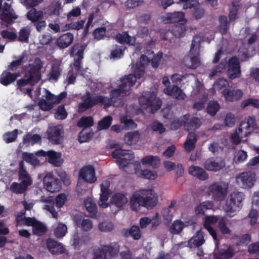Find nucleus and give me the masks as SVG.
<instances>
[{
  "mask_svg": "<svg viewBox=\"0 0 259 259\" xmlns=\"http://www.w3.org/2000/svg\"><path fill=\"white\" fill-rule=\"evenodd\" d=\"M79 177L90 184L94 183L97 180L95 168L90 165L84 166L80 170Z\"/></svg>",
  "mask_w": 259,
  "mask_h": 259,
  "instance_id": "obj_18",
  "label": "nucleus"
},
{
  "mask_svg": "<svg viewBox=\"0 0 259 259\" xmlns=\"http://www.w3.org/2000/svg\"><path fill=\"white\" fill-rule=\"evenodd\" d=\"M221 93L227 102H233L239 100L243 96V93L241 90L235 89L232 87L226 88L222 90Z\"/></svg>",
  "mask_w": 259,
  "mask_h": 259,
  "instance_id": "obj_15",
  "label": "nucleus"
},
{
  "mask_svg": "<svg viewBox=\"0 0 259 259\" xmlns=\"http://www.w3.org/2000/svg\"><path fill=\"white\" fill-rule=\"evenodd\" d=\"M127 150H123L122 149H116L114 150L111 153L112 156L116 159V163L118 165L120 169H122L126 171V168H128L131 164L129 163L128 160L122 157L126 155H128L130 159H133L134 157V153H128Z\"/></svg>",
  "mask_w": 259,
  "mask_h": 259,
  "instance_id": "obj_7",
  "label": "nucleus"
},
{
  "mask_svg": "<svg viewBox=\"0 0 259 259\" xmlns=\"http://www.w3.org/2000/svg\"><path fill=\"white\" fill-rule=\"evenodd\" d=\"M19 179L21 181H25L27 184L31 185L32 183V180L25 168L23 160H21L19 163Z\"/></svg>",
  "mask_w": 259,
  "mask_h": 259,
  "instance_id": "obj_32",
  "label": "nucleus"
},
{
  "mask_svg": "<svg viewBox=\"0 0 259 259\" xmlns=\"http://www.w3.org/2000/svg\"><path fill=\"white\" fill-rule=\"evenodd\" d=\"M26 16L29 20L34 23L41 19L44 17V14L41 11H37L35 8L32 7L28 12Z\"/></svg>",
  "mask_w": 259,
  "mask_h": 259,
  "instance_id": "obj_37",
  "label": "nucleus"
},
{
  "mask_svg": "<svg viewBox=\"0 0 259 259\" xmlns=\"http://www.w3.org/2000/svg\"><path fill=\"white\" fill-rule=\"evenodd\" d=\"M43 63L39 58H36L33 63L29 64L26 70L24 77L17 80V89L20 91H24L25 87L29 84L31 86L36 84L41 79V69Z\"/></svg>",
  "mask_w": 259,
  "mask_h": 259,
  "instance_id": "obj_2",
  "label": "nucleus"
},
{
  "mask_svg": "<svg viewBox=\"0 0 259 259\" xmlns=\"http://www.w3.org/2000/svg\"><path fill=\"white\" fill-rule=\"evenodd\" d=\"M220 105L217 101H210L207 107V113L211 116H214L220 109Z\"/></svg>",
  "mask_w": 259,
  "mask_h": 259,
  "instance_id": "obj_52",
  "label": "nucleus"
},
{
  "mask_svg": "<svg viewBox=\"0 0 259 259\" xmlns=\"http://www.w3.org/2000/svg\"><path fill=\"white\" fill-rule=\"evenodd\" d=\"M184 14L182 12H174L168 13L165 18V22L167 23L180 24L185 23L186 20L184 18Z\"/></svg>",
  "mask_w": 259,
  "mask_h": 259,
  "instance_id": "obj_21",
  "label": "nucleus"
},
{
  "mask_svg": "<svg viewBox=\"0 0 259 259\" xmlns=\"http://www.w3.org/2000/svg\"><path fill=\"white\" fill-rule=\"evenodd\" d=\"M235 254V250L233 246H229L227 249H221L218 253H214L213 259H231Z\"/></svg>",
  "mask_w": 259,
  "mask_h": 259,
  "instance_id": "obj_28",
  "label": "nucleus"
},
{
  "mask_svg": "<svg viewBox=\"0 0 259 259\" xmlns=\"http://www.w3.org/2000/svg\"><path fill=\"white\" fill-rule=\"evenodd\" d=\"M139 102L141 106L145 108L150 107L153 111L159 109L162 104L154 92H143L139 98Z\"/></svg>",
  "mask_w": 259,
  "mask_h": 259,
  "instance_id": "obj_5",
  "label": "nucleus"
},
{
  "mask_svg": "<svg viewBox=\"0 0 259 259\" xmlns=\"http://www.w3.org/2000/svg\"><path fill=\"white\" fill-rule=\"evenodd\" d=\"M47 247L53 254H63L66 251V249L62 244L51 238L47 241Z\"/></svg>",
  "mask_w": 259,
  "mask_h": 259,
  "instance_id": "obj_19",
  "label": "nucleus"
},
{
  "mask_svg": "<svg viewBox=\"0 0 259 259\" xmlns=\"http://www.w3.org/2000/svg\"><path fill=\"white\" fill-rule=\"evenodd\" d=\"M227 65V62L226 60H222L218 65L213 69L209 74V77L212 78L215 75H218L225 69Z\"/></svg>",
  "mask_w": 259,
  "mask_h": 259,
  "instance_id": "obj_54",
  "label": "nucleus"
},
{
  "mask_svg": "<svg viewBox=\"0 0 259 259\" xmlns=\"http://www.w3.org/2000/svg\"><path fill=\"white\" fill-rule=\"evenodd\" d=\"M190 117V115L187 114L179 118L174 120L170 124L171 128L173 130H177L183 125L185 127L186 121L189 119Z\"/></svg>",
  "mask_w": 259,
  "mask_h": 259,
  "instance_id": "obj_42",
  "label": "nucleus"
},
{
  "mask_svg": "<svg viewBox=\"0 0 259 259\" xmlns=\"http://www.w3.org/2000/svg\"><path fill=\"white\" fill-rule=\"evenodd\" d=\"M106 255L107 254L112 258L116 257L119 254L120 246L118 242H112L109 245H103Z\"/></svg>",
  "mask_w": 259,
  "mask_h": 259,
  "instance_id": "obj_30",
  "label": "nucleus"
},
{
  "mask_svg": "<svg viewBox=\"0 0 259 259\" xmlns=\"http://www.w3.org/2000/svg\"><path fill=\"white\" fill-rule=\"evenodd\" d=\"M73 39V35L67 32L60 36L56 40V44L60 48H66L72 43Z\"/></svg>",
  "mask_w": 259,
  "mask_h": 259,
  "instance_id": "obj_26",
  "label": "nucleus"
},
{
  "mask_svg": "<svg viewBox=\"0 0 259 259\" xmlns=\"http://www.w3.org/2000/svg\"><path fill=\"white\" fill-rule=\"evenodd\" d=\"M205 241L204 232L199 230L188 240L187 246L190 248L199 247L203 245Z\"/></svg>",
  "mask_w": 259,
  "mask_h": 259,
  "instance_id": "obj_20",
  "label": "nucleus"
},
{
  "mask_svg": "<svg viewBox=\"0 0 259 259\" xmlns=\"http://www.w3.org/2000/svg\"><path fill=\"white\" fill-rule=\"evenodd\" d=\"M184 228V223L179 220L173 222L169 228V232L172 234H178L182 232Z\"/></svg>",
  "mask_w": 259,
  "mask_h": 259,
  "instance_id": "obj_49",
  "label": "nucleus"
},
{
  "mask_svg": "<svg viewBox=\"0 0 259 259\" xmlns=\"http://www.w3.org/2000/svg\"><path fill=\"white\" fill-rule=\"evenodd\" d=\"M164 91L167 95L177 99H184L186 97L185 94L178 85L168 86Z\"/></svg>",
  "mask_w": 259,
  "mask_h": 259,
  "instance_id": "obj_23",
  "label": "nucleus"
},
{
  "mask_svg": "<svg viewBox=\"0 0 259 259\" xmlns=\"http://www.w3.org/2000/svg\"><path fill=\"white\" fill-rule=\"evenodd\" d=\"M43 182L45 188L51 193L59 192L61 188L60 180L51 173H48L46 175Z\"/></svg>",
  "mask_w": 259,
  "mask_h": 259,
  "instance_id": "obj_9",
  "label": "nucleus"
},
{
  "mask_svg": "<svg viewBox=\"0 0 259 259\" xmlns=\"http://www.w3.org/2000/svg\"><path fill=\"white\" fill-rule=\"evenodd\" d=\"M93 137V134L91 132L87 133L84 130L81 131L78 135V141L80 143L89 141Z\"/></svg>",
  "mask_w": 259,
  "mask_h": 259,
  "instance_id": "obj_63",
  "label": "nucleus"
},
{
  "mask_svg": "<svg viewBox=\"0 0 259 259\" xmlns=\"http://www.w3.org/2000/svg\"><path fill=\"white\" fill-rule=\"evenodd\" d=\"M195 38L196 37H194L192 41L190 51V54L191 56L190 57L191 65L189 68L192 69L196 68L200 64L199 57L200 44L199 41H196L195 40Z\"/></svg>",
  "mask_w": 259,
  "mask_h": 259,
  "instance_id": "obj_12",
  "label": "nucleus"
},
{
  "mask_svg": "<svg viewBox=\"0 0 259 259\" xmlns=\"http://www.w3.org/2000/svg\"><path fill=\"white\" fill-rule=\"evenodd\" d=\"M84 205L91 215H95L97 212V206L91 197H87L84 200Z\"/></svg>",
  "mask_w": 259,
  "mask_h": 259,
  "instance_id": "obj_41",
  "label": "nucleus"
},
{
  "mask_svg": "<svg viewBox=\"0 0 259 259\" xmlns=\"http://www.w3.org/2000/svg\"><path fill=\"white\" fill-rule=\"evenodd\" d=\"M25 181H21L20 183H13L11 185V188L18 194L23 193L30 185L26 184Z\"/></svg>",
  "mask_w": 259,
  "mask_h": 259,
  "instance_id": "obj_47",
  "label": "nucleus"
},
{
  "mask_svg": "<svg viewBox=\"0 0 259 259\" xmlns=\"http://www.w3.org/2000/svg\"><path fill=\"white\" fill-rule=\"evenodd\" d=\"M112 121V118L111 116L108 115L104 117L98 122V128L99 130H106L108 128Z\"/></svg>",
  "mask_w": 259,
  "mask_h": 259,
  "instance_id": "obj_56",
  "label": "nucleus"
},
{
  "mask_svg": "<svg viewBox=\"0 0 259 259\" xmlns=\"http://www.w3.org/2000/svg\"><path fill=\"white\" fill-rule=\"evenodd\" d=\"M203 166L207 170L218 171L225 166V162L221 158L210 157L205 161Z\"/></svg>",
  "mask_w": 259,
  "mask_h": 259,
  "instance_id": "obj_16",
  "label": "nucleus"
},
{
  "mask_svg": "<svg viewBox=\"0 0 259 259\" xmlns=\"http://www.w3.org/2000/svg\"><path fill=\"white\" fill-rule=\"evenodd\" d=\"M247 157V152L244 150H240L238 151L235 156V162L236 164L244 162Z\"/></svg>",
  "mask_w": 259,
  "mask_h": 259,
  "instance_id": "obj_60",
  "label": "nucleus"
},
{
  "mask_svg": "<svg viewBox=\"0 0 259 259\" xmlns=\"http://www.w3.org/2000/svg\"><path fill=\"white\" fill-rule=\"evenodd\" d=\"M47 231L46 227L40 221H37L33 227V234L37 235H42Z\"/></svg>",
  "mask_w": 259,
  "mask_h": 259,
  "instance_id": "obj_59",
  "label": "nucleus"
},
{
  "mask_svg": "<svg viewBox=\"0 0 259 259\" xmlns=\"http://www.w3.org/2000/svg\"><path fill=\"white\" fill-rule=\"evenodd\" d=\"M23 160L33 166L39 165L40 161L33 153L24 152L22 154Z\"/></svg>",
  "mask_w": 259,
  "mask_h": 259,
  "instance_id": "obj_43",
  "label": "nucleus"
},
{
  "mask_svg": "<svg viewBox=\"0 0 259 259\" xmlns=\"http://www.w3.org/2000/svg\"><path fill=\"white\" fill-rule=\"evenodd\" d=\"M188 172L191 175L196 177L200 180L205 181L208 178V175L205 170L198 166L191 165L188 168Z\"/></svg>",
  "mask_w": 259,
  "mask_h": 259,
  "instance_id": "obj_24",
  "label": "nucleus"
},
{
  "mask_svg": "<svg viewBox=\"0 0 259 259\" xmlns=\"http://www.w3.org/2000/svg\"><path fill=\"white\" fill-rule=\"evenodd\" d=\"M126 237H132L134 240H139L141 237V231L138 226L133 225L124 233Z\"/></svg>",
  "mask_w": 259,
  "mask_h": 259,
  "instance_id": "obj_36",
  "label": "nucleus"
},
{
  "mask_svg": "<svg viewBox=\"0 0 259 259\" xmlns=\"http://www.w3.org/2000/svg\"><path fill=\"white\" fill-rule=\"evenodd\" d=\"M128 202V199L124 194L120 193L114 194L111 197L110 202L119 209H121Z\"/></svg>",
  "mask_w": 259,
  "mask_h": 259,
  "instance_id": "obj_27",
  "label": "nucleus"
},
{
  "mask_svg": "<svg viewBox=\"0 0 259 259\" xmlns=\"http://www.w3.org/2000/svg\"><path fill=\"white\" fill-rule=\"evenodd\" d=\"M197 141V136L194 132H190L187 137L186 140L184 144L185 150L190 152L194 150L196 146Z\"/></svg>",
  "mask_w": 259,
  "mask_h": 259,
  "instance_id": "obj_29",
  "label": "nucleus"
},
{
  "mask_svg": "<svg viewBox=\"0 0 259 259\" xmlns=\"http://www.w3.org/2000/svg\"><path fill=\"white\" fill-rule=\"evenodd\" d=\"M73 65L77 75H83L84 73V70L82 67V60L78 59H74Z\"/></svg>",
  "mask_w": 259,
  "mask_h": 259,
  "instance_id": "obj_62",
  "label": "nucleus"
},
{
  "mask_svg": "<svg viewBox=\"0 0 259 259\" xmlns=\"http://www.w3.org/2000/svg\"><path fill=\"white\" fill-rule=\"evenodd\" d=\"M67 113L64 105H59L56 110L55 117L58 119H64L67 117Z\"/></svg>",
  "mask_w": 259,
  "mask_h": 259,
  "instance_id": "obj_61",
  "label": "nucleus"
},
{
  "mask_svg": "<svg viewBox=\"0 0 259 259\" xmlns=\"http://www.w3.org/2000/svg\"><path fill=\"white\" fill-rule=\"evenodd\" d=\"M258 126L256 123V120L253 116H249L246 118L244 121H242L239 126L240 134L243 136H248Z\"/></svg>",
  "mask_w": 259,
  "mask_h": 259,
  "instance_id": "obj_11",
  "label": "nucleus"
},
{
  "mask_svg": "<svg viewBox=\"0 0 259 259\" xmlns=\"http://www.w3.org/2000/svg\"><path fill=\"white\" fill-rule=\"evenodd\" d=\"M125 48V47L122 46L115 45L113 46L110 52V58L113 59H118L122 58Z\"/></svg>",
  "mask_w": 259,
  "mask_h": 259,
  "instance_id": "obj_40",
  "label": "nucleus"
},
{
  "mask_svg": "<svg viewBox=\"0 0 259 259\" xmlns=\"http://www.w3.org/2000/svg\"><path fill=\"white\" fill-rule=\"evenodd\" d=\"M117 41L120 44H127L130 45H135L136 39L135 37L132 38L127 32H123L121 33H117L115 36Z\"/></svg>",
  "mask_w": 259,
  "mask_h": 259,
  "instance_id": "obj_34",
  "label": "nucleus"
},
{
  "mask_svg": "<svg viewBox=\"0 0 259 259\" xmlns=\"http://www.w3.org/2000/svg\"><path fill=\"white\" fill-rule=\"evenodd\" d=\"M135 77L133 74H128L121 78L118 88L112 90L110 92V97L104 96L109 101V107L112 104L114 106H116L115 102L122 94H124L125 95L129 94L131 88L135 84Z\"/></svg>",
  "mask_w": 259,
  "mask_h": 259,
  "instance_id": "obj_3",
  "label": "nucleus"
},
{
  "mask_svg": "<svg viewBox=\"0 0 259 259\" xmlns=\"http://www.w3.org/2000/svg\"><path fill=\"white\" fill-rule=\"evenodd\" d=\"M157 196L151 189H142L135 192L130 199L131 208L137 210L140 206L152 209L156 206Z\"/></svg>",
  "mask_w": 259,
  "mask_h": 259,
  "instance_id": "obj_1",
  "label": "nucleus"
},
{
  "mask_svg": "<svg viewBox=\"0 0 259 259\" xmlns=\"http://www.w3.org/2000/svg\"><path fill=\"white\" fill-rule=\"evenodd\" d=\"M30 34L29 28L26 27L22 28L19 33L18 40L21 42H28Z\"/></svg>",
  "mask_w": 259,
  "mask_h": 259,
  "instance_id": "obj_58",
  "label": "nucleus"
},
{
  "mask_svg": "<svg viewBox=\"0 0 259 259\" xmlns=\"http://www.w3.org/2000/svg\"><path fill=\"white\" fill-rule=\"evenodd\" d=\"M141 162L143 165H150L153 168H157L160 165V160L157 156L148 155L144 157Z\"/></svg>",
  "mask_w": 259,
  "mask_h": 259,
  "instance_id": "obj_33",
  "label": "nucleus"
},
{
  "mask_svg": "<svg viewBox=\"0 0 259 259\" xmlns=\"http://www.w3.org/2000/svg\"><path fill=\"white\" fill-rule=\"evenodd\" d=\"M17 18L18 16L13 11L8 12H3L0 14V19L8 24H12L13 22V20H15Z\"/></svg>",
  "mask_w": 259,
  "mask_h": 259,
  "instance_id": "obj_44",
  "label": "nucleus"
},
{
  "mask_svg": "<svg viewBox=\"0 0 259 259\" xmlns=\"http://www.w3.org/2000/svg\"><path fill=\"white\" fill-rule=\"evenodd\" d=\"M41 137L38 134L32 135L29 133H27L24 135L23 139V142L25 144L28 145L31 144L33 145L38 141H40Z\"/></svg>",
  "mask_w": 259,
  "mask_h": 259,
  "instance_id": "obj_45",
  "label": "nucleus"
},
{
  "mask_svg": "<svg viewBox=\"0 0 259 259\" xmlns=\"http://www.w3.org/2000/svg\"><path fill=\"white\" fill-rule=\"evenodd\" d=\"M227 75L231 79L239 78L241 76V66L238 58L236 56L231 57L227 64Z\"/></svg>",
  "mask_w": 259,
  "mask_h": 259,
  "instance_id": "obj_8",
  "label": "nucleus"
},
{
  "mask_svg": "<svg viewBox=\"0 0 259 259\" xmlns=\"http://www.w3.org/2000/svg\"><path fill=\"white\" fill-rule=\"evenodd\" d=\"M241 106L243 108L251 106L258 109L259 108V100L256 98H248L241 102Z\"/></svg>",
  "mask_w": 259,
  "mask_h": 259,
  "instance_id": "obj_53",
  "label": "nucleus"
},
{
  "mask_svg": "<svg viewBox=\"0 0 259 259\" xmlns=\"http://www.w3.org/2000/svg\"><path fill=\"white\" fill-rule=\"evenodd\" d=\"M219 20L218 30L222 35H225L228 29L227 18L225 16H221L219 17Z\"/></svg>",
  "mask_w": 259,
  "mask_h": 259,
  "instance_id": "obj_50",
  "label": "nucleus"
},
{
  "mask_svg": "<svg viewBox=\"0 0 259 259\" xmlns=\"http://www.w3.org/2000/svg\"><path fill=\"white\" fill-rule=\"evenodd\" d=\"M24 58L25 55L24 53H23L19 57L17 60H14L10 63V64L8 66L9 69L12 71H16L18 67L23 63Z\"/></svg>",
  "mask_w": 259,
  "mask_h": 259,
  "instance_id": "obj_55",
  "label": "nucleus"
},
{
  "mask_svg": "<svg viewBox=\"0 0 259 259\" xmlns=\"http://www.w3.org/2000/svg\"><path fill=\"white\" fill-rule=\"evenodd\" d=\"M62 69L60 64L57 63H54L52 64L50 71L48 74V79L57 81L62 73Z\"/></svg>",
  "mask_w": 259,
  "mask_h": 259,
  "instance_id": "obj_31",
  "label": "nucleus"
},
{
  "mask_svg": "<svg viewBox=\"0 0 259 259\" xmlns=\"http://www.w3.org/2000/svg\"><path fill=\"white\" fill-rule=\"evenodd\" d=\"M237 183L244 189L251 188L255 181V175L250 171L243 172L236 178Z\"/></svg>",
  "mask_w": 259,
  "mask_h": 259,
  "instance_id": "obj_13",
  "label": "nucleus"
},
{
  "mask_svg": "<svg viewBox=\"0 0 259 259\" xmlns=\"http://www.w3.org/2000/svg\"><path fill=\"white\" fill-rule=\"evenodd\" d=\"M99 229L102 232H110L113 229V225L110 222L104 221L99 224Z\"/></svg>",
  "mask_w": 259,
  "mask_h": 259,
  "instance_id": "obj_64",
  "label": "nucleus"
},
{
  "mask_svg": "<svg viewBox=\"0 0 259 259\" xmlns=\"http://www.w3.org/2000/svg\"><path fill=\"white\" fill-rule=\"evenodd\" d=\"M150 62V59L145 55H141L140 59V62L137 63L133 67V73L135 77V81L137 79L141 78L145 73V65Z\"/></svg>",
  "mask_w": 259,
  "mask_h": 259,
  "instance_id": "obj_14",
  "label": "nucleus"
},
{
  "mask_svg": "<svg viewBox=\"0 0 259 259\" xmlns=\"http://www.w3.org/2000/svg\"><path fill=\"white\" fill-rule=\"evenodd\" d=\"M108 103V100L103 96L97 95L92 97L88 91L85 95L82 97V102L78 104V110L80 112H85L98 104L103 105L104 109H107L109 108Z\"/></svg>",
  "mask_w": 259,
  "mask_h": 259,
  "instance_id": "obj_4",
  "label": "nucleus"
},
{
  "mask_svg": "<svg viewBox=\"0 0 259 259\" xmlns=\"http://www.w3.org/2000/svg\"><path fill=\"white\" fill-rule=\"evenodd\" d=\"M67 232V226L62 223H59L54 230V235L57 238L64 237Z\"/></svg>",
  "mask_w": 259,
  "mask_h": 259,
  "instance_id": "obj_57",
  "label": "nucleus"
},
{
  "mask_svg": "<svg viewBox=\"0 0 259 259\" xmlns=\"http://www.w3.org/2000/svg\"><path fill=\"white\" fill-rule=\"evenodd\" d=\"M201 125L200 119L196 117H192L187 120L185 124V130L188 131L197 129Z\"/></svg>",
  "mask_w": 259,
  "mask_h": 259,
  "instance_id": "obj_39",
  "label": "nucleus"
},
{
  "mask_svg": "<svg viewBox=\"0 0 259 259\" xmlns=\"http://www.w3.org/2000/svg\"><path fill=\"white\" fill-rule=\"evenodd\" d=\"M185 23L180 24H176L172 29V33L173 35L178 38L183 37L185 35L186 31Z\"/></svg>",
  "mask_w": 259,
  "mask_h": 259,
  "instance_id": "obj_46",
  "label": "nucleus"
},
{
  "mask_svg": "<svg viewBox=\"0 0 259 259\" xmlns=\"http://www.w3.org/2000/svg\"><path fill=\"white\" fill-rule=\"evenodd\" d=\"M63 133V127L61 125H57L50 127L48 131V138L54 144H60Z\"/></svg>",
  "mask_w": 259,
  "mask_h": 259,
  "instance_id": "obj_17",
  "label": "nucleus"
},
{
  "mask_svg": "<svg viewBox=\"0 0 259 259\" xmlns=\"http://www.w3.org/2000/svg\"><path fill=\"white\" fill-rule=\"evenodd\" d=\"M94 124L93 118L92 116L82 117L77 122V126L80 127H90Z\"/></svg>",
  "mask_w": 259,
  "mask_h": 259,
  "instance_id": "obj_51",
  "label": "nucleus"
},
{
  "mask_svg": "<svg viewBox=\"0 0 259 259\" xmlns=\"http://www.w3.org/2000/svg\"><path fill=\"white\" fill-rule=\"evenodd\" d=\"M87 46V45L85 44L76 43L74 44L70 49V56L74 57V59L82 60L83 58L84 51Z\"/></svg>",
  "mask_w": 259,
  "mask_h": 259,
  "instance_id": "obj_22",
  "label": "nucleus"
},
{
  "mask_svg": "<svg viewBox=\"0 0 259 259\" xmlns=\"http://www.w3.org/2000/svg\"><path fill=\"white\" fill-rule=\"evenodd\" d=\"M92 259H106V255L103 245L101 247L96 246L92 250Z\"/></svg>",
  "mask_w": 259,
  "mask_h": 259,
  "instance_id": "obj_48",
  "label": "nucleus"
},
{
  "mask_svg": "<svg viewBox=\"0 0 259 259\" xmlns=\"http://www.w3.org/2000/svg\"><path fill=\"white\" fill-rule=\"evenodd\" d=\"M140 137V135L138 131L128 132L124 136V141L127 144L132 145L138 142Z\"/></svg>",
  "mask_w": 259,
  "mask_h": 259,
  "instance_id": "obj_38",
  "label": "nucleus"
},
{
  "mask_svg": "<svg viewBox=\"0 0 259 259\" xmlns=\"http://www.w3.org/2000/svg\"><path fill=\"white\" fill-rule=\"evenodd\" d=\"M61 153L53 150L48 151V162L56 166H60L62 163L60 160Z\"/></svg>",
  "mask_w": 259,
  "mask_h": 259,
  "instance_id": "obj_35",
  "label": "nucleus"
},
{
  "mask_svg": "<svg viewBox=\"0 0 259 259\" xmlns=\"http://www.w3.org/2000/svg\"><path fill=\"white\" fill-rule=\"evenodd\" d=\"M228 187L224 185L223 187L219 183L211 184L208 188L209 194L212 195L214 200L222 201L227 196Z\"/></svg>",
  "mask_w": 259,
  "mask_h": 259,
  "instance_id": "obj_10",
  "label": "nucleus"
},
{
  "mask_svg": "<svg viewBox=\"0 0 259 259\" xmlns=\"http://www.w3.org/2000/svg\"><path fill=\"white\" fill-rule=\"evenodd\" d=\"M19 76L20 73L18 72L11 73L9 71L5 70L1 75L0 82L3 85L7 86L15 81Z\"/></svg>",
  "mask_w": 259,
  "mask_h": 259,
  "instance_id": "obj_25",
  "label": "nucleus"
},
{
  "mask_svg": "<svg viewBox=\"0 0 259 259\" xmlns=\"http://www.w3.org/2000/svg\"><path fill=\"white\" fill-rule=\"evenodd\" d=\"M244 199L242 192H233L230 194L226 202V210L228 213L239 211L242 207V201Z\"/></svg>",
  "mask_w": 259,
  "mask_h": 259,
  "instance_id": "obj_6",
  "label": "nucleus"
}]
</instances>
